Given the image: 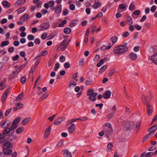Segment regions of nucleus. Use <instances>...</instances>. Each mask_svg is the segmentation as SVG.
<instances>
[{
	"instance_id": "45",
	"label": "nucleus",
	"mask_w": 157,
	"mask_h": 157,
	"mask_svg": "<svg viewBox=\"0 0 157 157\" xmlns=\"http://www.w3.org/2000/svg\"><path fill=\"white\" fill-rule=\"evenodd\" d=\"M71 41V39H69L67 41H66V42H67L66 45L65 46H63V47L62 48V51L64 50L67 48V47L68 44L69 43V42Z\"/></svg>"
},
{
	"instance_id": "52",
	"label": "nucleus",
	"mask_w": 157,
	"mask_h": 157,
	"mask_svg": "<svg viewBox=\"0 0 157 157\" xmlns=\"http://www.w3.org/2000/svg\"><path fill=\"white\" fill-rule=\"evenodd\" d=\"M78 73L76 72L72 76V78L76 81H78V79L76 78L78 76Z\"/></svg>"
},
{
	"instance_id": "11",
	"label": "nucleus",
	"mask_w": 157,
	"mask_h": 157,
	"mask_svg": "<svg viewBox=\"0 0 157 157\" xmlns=\"http://www.w3.org/2000/svg\"><path fill=\"white\" fill-rule=\"evenodd\" d=\"M111 94V92L109 90H107L103 94V97L105 99H108L110 97Z\"/></svg>"
},
{
	"instance_id": "33",
	"label": "nucleus",
	"mask_w": 157,
	"mask_h": 157,
	"mask_svg": "<svg viewBox=\"0 0 157 157\" xmlns=\"http://www.w3.org/2000/svg\"><path fill=\"white\" fill-rule=\"evenodd\" d=\"M118 39L117 37L116 36H113L111 38V41L113 44H115L117 41Z\"/></svg>"
},
{
	"instance_id": "16",
	"label": "nucleus",
	"mask_w": 157,
	"mask_h": 157,
	"mask_svg": "<svg viewBox=\"0 0 157 157\" xmlns=\"http://www.w3.org/2000/svg\"><path fill=\"white\" fill-rule=\"evenodd\" d=\"M75 124H71L68 128V130L70 133H72L75 130Z\"/></svg>"
},
{
	"instance_id": "53",
	"label": "nucleus",
	"mask_w": 157,
	"mask_h": 157,
	"mask_svg": "<svg viewBox=\"0 0 157 157\" xmlns=\"http://www.w3.org/2000/svg\"><path fill=\"white\" fill-rule=\"evenodd\" d=\"M63 14L64 16H65L68 14V12L67 9H64L63 11Z\"/></svg>"
},
{
	"instance_id": "8",
	"label": "nucleus",
	"mask_w": 157,
	"mask_h": 157,
	"mask_svg": "<svg viewBox=\"0 0 157 157\" xmlns=\"http://www.w3.org/2000/svg\"><path fill=\"white\" fill-rule=\"evenodd\" d=\"M50 26L48 23H44L43 24H41L40 26V28L38 29L39 31L45 30L48 29Z\"/></svg>"
},
{
	"instance_id": "3",
	"label": "nucleus",
	"mask_w": 157,
	"mask_h": 157,
	"mask_svg": "<svg viewBox=\"0 0 157 157\" xmlns=\"http://www.w3.org/2000/svg\"><path fill=\"white\" fill-rule=\"evenodd\" d=\"M103 132L104 133L105 136L108 139L109 138V136L112 134L113 132V129L110 124L109 123L105 124V126L104 127L103 129Z\"/></svg>"
},
{
	"instance_id": "48",
	"label": "nucleus",
	"mask_w": 157,
	"mask_h": 157,
	"mask_svg": "<svg viewBox=\"0 0 157 157\" xmlns=\"http://www.w3.org/2000/svg\"><path fill=\"white\" fill-rule=\"evenodd\" d=\"M66 41L67 39H64L60 43L59 46L61 47L63 46H65L66 45Z\"/></svg>"
},
{
	"instance_id": "44",
	"label": "nucleus",
	"mask_w": 157,
	"mask_h": 157,
	"mask_svg": "<svg viewBox=\"0 0 157 157\" xmlns=\"http://www.w3.org/2000/svg\"><path fill=\"white\" fill-rule=\"evenodd\" d=\"M129 10L131 11H133L135 9V6L133 4H131L129 6Z\"/></svg>"
},
{
	"instance_id": "10",
	"label": "nucleus",
	"mask_w": 157,
	"mask_h": 157,
	"mask_svg": "<svg viewBox=\"0 0 157 157\" xmlns=\"http://www.w3.org/2000/svg\"><path fill=\"white\" fill-rule=\"evenodd\" d=\"M63 155L64 157H72V155L70 152L67 149H64L62 151Z\"/></svg>"
},
{
	"instance_id": "38",
	"label": "nucleus",
	"mask_w": 157,
	"mask_h": 157,
	"mask_svg": "<svg viewBox=\"0 0 157 157\" xmlns=\"http://www.w3.org/2000/svg\"><path fill=\"white\" fill-rule=\"evenodd\" d=\"M26 78L25 76H24L22 77L20 79V81L22 83L24 84L25 83Z\"/></svg>"
},
{
	"instance_id": "9",
	"label": "nucleus",
	"mask_w": 157,
	"mask_h": 157,
	"mask_svg": "<svg viewBox=\"0 0 157 157\" xmlns=\"http://www.w3.org/2000/svg\"><path fill=\"white\" fill-rule=\"evenodd\" d=\"M65 117H60L57 118L55 121L54 124L58 125L60 124L63 121L65 120Z\"/></svg>"
},
{
	"instance_id": "15",
	"label": "nucleus",
	"mask_w": 157,
	"mask_h": 157,
	"mask_svg": "<svg viewBox=\"0 0 157 157\" xmlns=\"http://www.w3.org/2000/svg\"><path fill=\"white\" fill-rule=\"evenodd\" d=\"M48 51L47 50H44L42 51L39 54L35 57V59H37L42 56H45L48 54Z\"/></svg>"
},
{
	"instance_id": "23",
	"label": "nucleus",
	"mask_w": 157,
	"mask_h": 157,
	"mask_svg": "<svg viewBox=\"0 0 157 157\" xmlns=\"http://www.w3.org/2000/svg\"><path fill=\"white\" fill-rule=\"evenodd\" d=\"M2 4L5 7L9 8L10 6V3L6 1H3Z\"/></svg>"
},
{
	"instance_id": "31",
	"label": "nucleus",
	"mask_w": 157,
	"mask_h": 157,
	"mask_svg": "<svg viewBox=\"0 0 157 157\" xmlns=\"http://www.w3.org/2000/svg\"><path fill=\"white\" fill-rule=\"evenodd\" d=\"M24 130V128L22 127H21L18 128L16 130V132L17 133L19 134L21 133Z\"/></svg>"
},
{
	"instance_id": "50",
	"label": "nucleus",
	"mask_w": 157,
	"mask_h": 157,
	"mask_svg": "<svg viewBox=\"0 0 157 157\" xmlns=\"http://www.w3.org/2000/svg\"><path fill=\"white\" fill-rule=\"evenodd\" d=\"M47 33H44L41 36V38L44 40L46 39L47 37Z\"/></svg>"
},
{
	"instance_id": "2",
	"label": "nucleus",
	"mask_w": 157,
	"mask_h": 157,
	"mask_svg": "<svg viewBox=\"0 0 157 157\" xmlns=\"http://www.w3.org/2000/svg\"><path fill=\"white\" fill-rule=\"evenodd\" d=\"M128 50V48L126 45H118L114 48L113 52L115 53L123 54L127 52Z\"/></svg>"
},
{
	"instance_id": "54",
	"label": "nucleus",
	"mask_w": 157,
	"mask_h": 157,
	"mask_svg": "<svg viewBox=\"0 0 157 157\" xmlns=\"http://www.w3.org/2000/svg\"><path fill=\"white\" fill-rule=\"evenodd\" d=\"M140 11L139 10H135L133 12V14L134 15H140Z\"/></svg>"
},
{
	"instance_id": "6",
	"label": "nucleus",
	"mask_w": 157,
	"mask_h": 157,
	"mask_svg": "<svg viewBox=\"0 0 157 157\" xmlns=\"http://www.w3.org/2000/svg\"><path fill=\"white\" fill-rule=\"evenodd\" d=\"M147 106V113L148 116H150L153 112V106L151 105L150 102H147L146 104Z\"/></svg>"
},
{
	"instance_id": "1",
	"label": "nucleus",
	"mask_w": 157,
	"mask_h": 157,
	"mask_svg": "<svg viewBox=\"0 0 157 157\" xmlns=\"http://www.w3.org/2000/svg\"><path fill=\"white\" fill-rule=\"evenodd\" d=\"M12 141V139L8 137L5 139V142L4 143L3 146L2 151L6 154H10L13 152L12 149L13 147L11 142Z\"/></svg>"
},
{
	"instance_id": "57",
	"label": "nucleus",
	"mask_w": 157,
	"mask_h": 157,
	"mask_svg": "<svg viewBox=\"0 0 157 157\" xmlns=\"http://www.w3.org/2000/svg\"><path fill=\"white\" fill-rule=\"evenodd\" d=\"M64 67L66 68H68L70 67V64L68 62L65 63L64 65Z\"/></svg>"
},
{
	"instance_id": "27",
	"label": "nucleus",
	"mask_w": 157,
	"mask_h": 157,
	"mask_svg": "<svg viewBox=\"0 0 157 157\" xmlns=\"http://www.w3.org/2000/svg\"><path fill=\"white\" fill-rule=\"evenodd\" d=\"M64 32L66 34H69L71 32V29L69 28H65L63 30Z\"/></svg>"
},
{
	"instance_id": "12",
	"label": "nucleus",
	"mask_w": 157,
	"mask_h": 157,
	"mask_svg": "<svg viewBox=\"0 0 157 157\" xmlns=\"http://www.w3.org/2000/svg\"><path fill=\"white\" fill-rule=\"evenodd\" d=\"M29 18V14L26 13L22 16L20 18V20L23 21H26Z\"/></svg>"
},
{
	"instance_id": "30",
	"label": "nucleus",
	"mask_w": 157,
	"mask_h": 157,
	"mask_svg": "<svg viewBox=\"0 0 157 157\" xmlns=\"http://www.w3.org/2000/svg\"><path fill=\"white\" fill-rule=\"evenodd\" d=\"M25 9V8L24 7H22L17 9L16 11L18 12V14H19L24 12Z\"/></svg>"
},
{
	"instance_id": "17",
	"label": "nucleus",
	"mask_w": 157,
	"mask_h": 157,
	"mask_svg": "<svg viewBox=\"0 0 157 157\" xmlns=\"http://www.w3.org/2000/svg\"><path fill=\"white\" fill-rule=\"evenodd\" d=\"M125 18L129 25H131L133 24V22L132 20L129 15H128L127 17H125Z\"/></svg>"
},
{
	"instance_id": "39",
	"label": "nucleus",
	"mask_w": 157,
	"mask_h": 157,
	"mask_svg": "<svg viewBox=\"0 0 157 157\" xmlns=\"http://www.w3.org/2000/svg\"><path fill=\"white\" fill-rule=\"evenodd\" d=\"M76 85H77V83L75 82H74L73 80H71L70 82L69 83V88H70L71 85H74V86H76Z\"/></svg>"
},
{
	"instance_id": "35",
	"label": "nucleus",
	"mask_w": 157,
	"mask_h": 157,
	"mask_svg": "<svg viewBox=\"0 0 157 157\" xmlns=\"http://www.w3.org/2000/svg\"><path fill=\"white\" fill-rule=\"evenodd\" d=\"M48 94L47 92L45 93L42 97L40 99V101H42L43 100L46 98V97L48 96Z\"/></svg>"
},
{
	"instance_id": "64",
	"label": "nucleus",
	"mask_w": 157,
	"mask_h": 157,
	"mask_svg": "<svg viewBox=\"0 0 157 157\" xmlns=\"http://www.w3.org/2000/svg\"><path fill=\"white\" fill-rule=\"evenodd\" d=\"M103 16V13L101 12H99L96 15V17H101Z\"/></svg>"
},
{
	"instance_id": "60",
	"label": "nucleus",
	"mask_w": 157,
	"mask_h": 157,
	"mask_svg": "<svg viewBox=\"0 0 157 157\" xmlns=\"http://www.w3.org/2000/svg\"><path fill=\"white\" fill-rule=\"evenodd\" d=\"M114 112H112L110 113L109 114L108 118L110 119L114 117Z\"/></svg>"
},
{
	"instance_id": "34",
	"label": "nucleus",
	"mask_w": 157,
	"mask_h": 157,
	"mask_svg": "<svg viewBox=\"0 0 157 157\" xmlns=\"http://www.w3.org/2000/svg\"><path fill=\"white\" fill-rule=\"evenodd\" d=\"M76 21H77V20H75L72 21L70 23L69 26L72 27L75 26L76 25Z\"/></svg>"
},
{
	"instance_id": "58",
	"label": "nucleus",
	"mask_w": 157,
	"mask_h": 157,
	"mask_svg": "<svg viewBox=\"0 0 157 157\" xmlns=\"http://www.w3.org/2000/svg\"><path fill=\"white\" fill-rule=\"evenodd\" d=\"M115 71V69H114L111 70H110L109 72V75L110 76H112L114 74Z\"/></svg>"
},
{
	"instance_id": "41",
	"label": "nucleus",
	"mask_w": 157,
	"mask_h": 157,
	"mask_svg": "<svg viewBox=\"0 0 157 157\" xmlns=\"http://www.w3.org/2000/svg\"><path fill=\"white\" fill-rule=\"evenodd\" d=\"M17 125L13 124V123L12 124V125L10 128V131L11 130L12 131L13 130H14L17 127Z\"/></svg>"
},
{
	"instance_id": "7",
	"label": "nucleus",
	"mask_w": 157,
	"mask_h": 157,
	"mask_svg": "<svg viewBox=\"0 0 157 157\" xmlns=\"http://www.w3.org/2000/svg\"><path fill=\"white\" fill-rule=\"evenodd\" d=\"M17 155V153L16 151L14 152L12 155L6 154L3 152H0V157H16Z\"/></svg>"
},
{
	"instance_id": "61",
	"label": "nucleus",
	"mask_w": 157,
	"mask_h": 157,
	"mask_svg": "<svg viewBox=\"0 0 157 157\" xmlns=\"http://www.w3.org/2000/svg\"><path fill=\"white\" fill-rule=\"evenodd\" d=\"M150 59H157V53L152 55Z\"/></svg>"
},
{
	"instance_id": "46",
	"label": "nucleus",
	"mask_w": 157,
	"mask_h": 157,
	"mask_svg": "<svg viewBox=\"0 0 157 157\" xmlns=\"http://www.w3.org/2000/svg\"><path fill=\"white\" fill-rule=\"evenodd\" d=\"M59 63H56L54 67V70L55 71H57L59 67Z\"/></svg>"
},
{
	"instance_id": "13",
	"label": "nucleus",
	"mask_w": 157,
	"mask_h": 157,
	"mask_svg": "<svg viewBox=\"0 0 157 157\" xmlns=\"http://www.w3.org/2000/svg\"><path fill=\"white\" fill-rule=\"evenodd\" d=\"M157 129V124H155L153 126L151 127L150 128H149L148 130V131L149 132V133H152V135L154 134L155 133V130H156Z\"/></svg>"
},
{
	"instance_id": "56",
	"label": "nucleus",
	"mask_w": 157,
	"mask_h": 157,
	"mask_svg": "<svg viewBox=\"0 0 157 157\" xmlns=\"http://www.w3.org/2000/svg\"><path fill=\"white\" fill-rule=\"evenodd\" d=\"M16 105L19 109L22 108L23 106V104L20 102H18Z\"/></svg>"
},
{
	"instance_id": "5",
	"label": "nucleus",
	"mask_w": 157,
	"mask_h": 157,
	"mask_svg": "<svg viewBox=\"0 0 157 157\" xmlns=\"http://www.w3.org/2000/svg\"><path fill=\"white\" fill-rule=\"evenodd\" d=\"M134 126L132 122L130 121L127 122L124 124V129L127 131H132L134 129Z\"/></svg>"
},
{
	"instance_id": "19",
	"label": "nucleus",
	"mask_w": 157,
	"mask_h": 157,
	"mask_svg": "<svg viewBox=\"0 0 157 157\" xmlns=\"http://www.w3.org/2000/svg\"><path fill=\"white\" fill-rule=\"evenodd\" d=\"M96 1H98V0H95L93 6H92V7H93L94 9H96L101 6V3L100 2L98 3L96 2Z\"/></svg>"
},
{
	"instance_id": "42",
	"label": "nucleus",
	"mask_w": 157,
	"mask_h": 157,
	"mask_svg": "<svg viewBox=\"0 0 157 157\" xmlns=\"http://www.w3.org/2000/svg\"><path fill=\"white\" fill-rule=\"evenodd\" d=\"M7 96V94H3L2 95L1 98V100L3 103L5 101V99Z\"/></svg>"
},
{
	"instance_id": "14",
	"label": "nucleus",
	"mask_w": 157,
	"mask_h": 157,
	"mask_svg": "<svg viewBox=\"0 0 157 157\" xmlns=\"http://www.w3.org/2000/svg\"><path fill=\"white\" fill-rule=\"evenodd\" d=\"M51 128L50 126H49L46 130L44 133V135L45 138H47L50 133L51 131Z\"/></svg>"
},
{
	"instance_id": "59",
	"label": "nucleus",
	"mask_w": 157,
	"mask_h": 157,
	"mask_svg": "<svg viewBox=\"0 0 157 157\" xmlns=\"http://www.w3.org/2000/svg\"><path fill=\"white\" fill-rule=\"evenodd\" d=\"M134 26L137 30H140L141 29V27L138 24L135 25Z\"/></svg>"
},
{
	"instance_id": "49",
	"label": "nucleus",
	"mask_w": 157,
	"mask_h": 157,
	"mask_svg": "<svg viewBox=\"0 0 157 157\" xmlns=\"http://www.w3.org/2000/svg\"><path fill=\"white\" fill-rule=\"evenodd\" d=\"M140 122H138L136 124V132H137L140 128Z\"/></svg>"
},
{
	"instance_id": "28",
	"label": "nucleus",
	"mask_w": 157,
	"mask_h": 157,
	"mask_svg": "<svg viewBox=\"0 0 157 157\" xmlns=\"http://www.w3.org/2000/svg\"><path fill=\"white\" fill-rule=\"evenodd\" d=\"M130 59H136L137 58V56L135 53L132 52L129 55Z\"/></svg>"
},
{
	"instance_id": "21",
	"label": "nucleus",
	"mask_w": 157,
	"mask_h": 157,
	"mask_svg": "<svg viewBox=\"0 0 157 157\" xmlns=\"http://www.w3.org/2000/svg\"><path fill=\"white\" fill-rule=\"evenodd\" d=\"M26 1V0H17L15 3V5L17 6V5H21L23 4Z\"/></svg>"
},
{
	"instance_id": "43",
	"label": "nucleus",
	"mask_w": 157,
	"mask_h": 157,
	"mask_svg": "<svg viewBox=\"0 0 157 157\" xmlns=\"http://www.w3.org/2000/svg\"><path fill=\"white\" fill-rule=\"evenodd\" d=\"M28 39L30 40H33L34 39V36L33 35H29L28 36Z\"/></svg>"
},
{
	"instance_id": "36",
	"label": "nucleus",
	"mask_w": 157,
	"mask_h": 157,
	"mask_svg": "<svg viewBox=\"0 0 157 157\" xmlns=\"http://www.w3.org/2000/svg\"><path fill=\"white\" fill-rule=\"evenodd\" d=\"M105 60V59H101L99 62L97 63V66L98 67H100L104 63Z\"/></svg>"
},
{
	"instance_id": "4",
	"label": "nucleus",
	"mask_w": 157,
	"mask_h": 157,
	"mask_svg": "<svg viewBox=\"0 0 157 157\" xmlns=\"http://www.w3.org/2000/svg\"><path fill=\"white\" fill-rule=\"evenodd\" d=\"M94 90L93 89H89L87 92V95L90 96L89 99L92 101H95L96 99V96L97 95V93H94Z\"/></svg>"
},
{
	"instance_id": "18",
	"label": "nucleus",
	"mask_w": 157,
	"mask_h": 157,
	"mask_svg": "<svg viewBox=\"0 0 157 157\" xmlns=\"http://www.w3.org/2000/svg\"><path fill=\"white\" fill-rule=\"evenodd\" d=\"M59 5L60 6L57 5L55 9V12L56 14H59L61 13L62 10L61 5L60 4Z\"/></svg>"
},
{
	"instance_id": "25",
	"label": "nucleus",
	"mask_w": 157,
	"mask_h": 157,
	"mask_svg": "<svg viewBox=\"0 0 157 157\" xmlns=\"http://www.w3.org/2000/svg\"><path fill=\"white\" fill-rule=\"evenodd\" d=\"M5 136L4 135L1 133L0 134V144H1L5 142Z\"/></svg>"
},
{
	"instance_id": "51",
	"label": "nucleus",
	"mask_w": 157,
	"mask_h": 157,
	"mask_svg": "<svg viewBox=\"0 0 157 157\" xmlns=\"http://www.w3.org/2000/svg\"><path fill=\"white\" fill-rule=\"evenodd\" d=\"M154 155L153 153L152 152H148L145 154L144 157H149L152 156Z\"/></svg>"
},
{
	"instance_id": "63",
	"label": "nucleus",
	"mask_w": 157,
	"mask_h": 157,
	"mask_svg": "<svg viewBox=\"0 0 157 157\" xmlns=\"http://www.w3.org/2000/svg\"><path fill=\"white\" fill-rule=\"evenodd\" d=\"M129 35V33L128 32H124L122 35V36L123 37H128Z\"/></svg>"
},
{
	"instance_id": "22",
	"label": "nucleus",
	"mask_w": 157,
	"mask_h": 157,
	"mask_svg": "<svg viewBox=\"0 0 157 157\" xmlns=\"http://www.w3.org/2000/svg\"><path fill=\"white\" fill-rule=\"evenodd\" d=\"M30 120V117H27L24 119L22 122V124L23 125H25L29 122Z\"/></svg>"
},
{
	"instance_id": "47",
	"label": "nucleus",
	"mask_w": 157,
	"mask_h": 157,
	"mask_svg": "<svg viewBox=\"0 0 157 157\" xmlns=\"http://www.w3.org/2000/svg\"><path fill=\"white\" fill-rule=\"evenodd\" d=\"M125 8V6L124 4H121L118 7V9H124Z\"/></svg>"
},
{
	"instance_id": "62",
	"label": "nucleus",
	"mask_w": 157,
	"mask_h": 157,
	"mask_svg": "<svg viewBox=\"0 0 157 157\" xmlns=\"http://www.w3.org/2000/svg\"><path fill=\"white\" fill-rule=\"evenodd\" d=\"M75 6L73 4H71L69 6L70 9L71 10H73L75 9Z\"/></svg>"
},
{
	"instance_id": "32",
	"label": "nucleus",
	"mask_w": 157,
	"mask_h": 157,
	"mask_svg": "<svg viewBox=\"0 0 157 157\" xmlns=\"http://www.w3.org/2000/svg\"><path fill=\"white\" fill-rule=\"evenodd\" d=\"M23 92H21V94H20L16 98V101H19L21 99V98H23Z\"/></svg>"
},
{
	"instance_id": "20",
	"label": "nucleus",
	"mask_w": 157,
	"mask_h": 157,
	"mask_svg": "<svg viewBox=\"0 0 157 157\" xmlns=\"http://www.w3.org/2000/svg\"><path fill=\"white\" fill-rule=\"evenodd\" d=\"M152 134L153 133H149L146 135L143 139V141L144 142L147 141L148 139L150 138L151 136L152 135Z\"/></svg>"
},
{
	"instance_id": "26",
	"label": "nucleus",
	"mask_w": 157,
	"mask_h": 157,
	"mask_svg": "<svg viewBox=\"0 0 157 157\" xmlns=\"http://www.w3.org/2000/svg\"><path fill=\"white\" fill-rule=\"evenodd\" d=\"M10 128L8 127L5 129H4L2 131V134H3L4 135H5V134H8L10 132Z\"/></svg>"
},
{
	"instance_id": "24",
	"label": "nucleus",
	"mask_w": 157,
	"mask_h": 157,
	"mask_svg": "<svg viewBox=\"0 0 157 157\" xmlns=\"http://www.w3.org/2000/svg\"><path fill=\"white\" fill-rule=\"evenodd\" d=\"M21 117H18L16 119H15L13 121V125L15 124L17 125V124H18L20 121Z\"/></svg>"
},
{
	"instance_id": "29",
	"label": "nucleus",
	"mask_w": 157,
	"mask_h": 157,
	"mask_svg": "<svg viewBox=\"0 0 157 157\" xmlns=\"http://www.w3.org/2000/svg\"><path fill=\"white\" fill-rule=\"evenodd\" d=\"M9 44V42L8 41H3L1 42V44L0 45V46L1 47H2L4 46L8 45Z\"/></svg>"
},
{
	"instance_id": "55",
	"label": "nucleus",
	"mask_w": 157,
	"mask_h": 157,
	"mask_svg": "<svg viewBox=\"0 0 157 157\" xmlns=\"http://www.w3.org/2000/svg\"><path fill=\"white\" fill-rule=\"evenodd\" d=\"M156 9V7L154 5L152 6L151 9V11L152 12H154Z\"/></svg>"
},
{
	"instance_id": "40",
	"label": "nucleus",
	"mask_w": 157,
	"mask_h": 157,
	"mask_svg": "<svg viewBox=\"0 0 157 157\" xmlns=\"http://www.w3.org/2000/svg\"><path fill=\"white\" fill-rule=\"evenodd\" d=\"M142 101L144 104H146V103L147 102H149L147 100V99L145 98V96L144 95H143L142 96Z\"/></svg>"
},
{
	"instance_id": "37",
	"label": "nucleus",
	"mask_w": 157,
	"mask_h": 157,
	"mask_svg": "<svg viewBox=\"0 0 157 157\" xmlns=\"http://www.w3.org/2000/svg\"><path fill=\"white\" fill-rule=\"evenodd\" d=\"M107 68V66L106 65H104L101 67L99 70V72L100 73L103 72Z\"/></svg>"
}]
</instances>
